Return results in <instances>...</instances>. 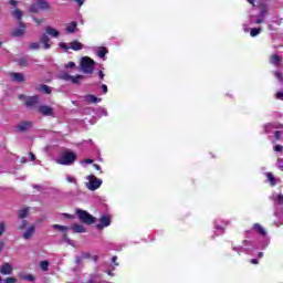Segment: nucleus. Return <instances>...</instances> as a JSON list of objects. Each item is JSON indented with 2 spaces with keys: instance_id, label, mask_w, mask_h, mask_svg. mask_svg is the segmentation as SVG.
<instances>
[{
  "instance_id": "15",
  "label": "nucleus",
  "mask_w": 283,
  "mask_h": 283,
  "mask_svg": "<svg viewBox=\"0 0 283 283\" xmlns=\"http://www.w3.org/2000/svg\"><path fill=\"white\" fill-rule=\"evenodd\" d=\"M32 127V122H21L18 124L17 129L18 132H28Z\"/></svg>"
},
{
  "instance_id": "28",
  "label": "nucleus",
  "mask_w": 283,
  "mask_h": 283,
  "mask_svg": "<svg viewBox=\"0 0 283 283\" xmlns=\"http://www.w3.org/2000/svg\"><path fill=\"white\" fill-rule=\"evenodd\" d=\"M64 78L72 81V83H78V80L83 78V75H77V76L64 75Z\"/></svg>"
},
{
  "instance_id": "24",
  "label": "nucleus",
  "mask_w": 283,
  "mask_h": 283,
  "mask_svg": "<svg viewBox=\"0 0 283 283\" xmlns=\"http://www.w3.org/2000/svg\"><path fill=\"white\" fill-rule=\"evenodd\" d=\"M71 229L73 233H85V227L83 224H74Z\"/></svg>"
},
{
  "instance_id": "4",
  "label": "nucleus",
  "mask_w": 283,
  "mask_h": 283,
  "mask_svg": "<svg viewBox=\"0 0 283 283\" xmlns=\"http://www.w3.org/2000/svg\"><path fill=\"white\" fill-rule=\"evenodd\" d=\"M86 180V188L88 191H96V189H99L101 185H103V180L98 179L94 175L87 176Z\"/></svg>"
},
{
  "instance_id": "63",
  "label": "nucleus",
  "mask_w": 283,
  "mask_h": 283,
  "mask_svg": "<svg viewBox=\"0 0 283 283\" xmlns=\"http://www.w3.org/2000/svg\"><path fill=\"white\" fill-rule=\"evenodd\" d=\"M28 280H30L32 282V280H34V276L30 275V276H28Z\"/></svg>"
},
{
  "instance_id": "9",
  "label": "nucleus",
  "mask_w": 283,
  "mask_h": 283,
  "mask_svg": "<svg viewBox=\"0 0 283 283\" xmlns=\"http://www.w3.org/2000/svg\"><path fill=\"white\" fill-rule=\"evenodd\" d=\"M275 216H280V210L283 211V195H276L274 197Z\"/></svg>"
},
{
  "instance_id": "29",
  "label": "nucleus",
  "mask_w": 283,
  "mask_h": 283,
  "mask_svg": "<svg viewBox=\"0 0 283 283\" xmlns=\"http://www.w3.org/2000/svg\"><path fill=\"white\" fill-rule=\"evenodd\" d=\"M96 54L99 59H105V54H107V51L105 48H99L97 51H96Z\"/></svg>"
},
{
  "instance_id": "27",
  "label": "nucleus",
  "mask_w": 283,
  "mask_h": 283,
  "mask_svg": "<svg viewBox=\"0 0 283 283\" xmlns=\"http://www.w3.org/2000/svg\"><path fill=\"white\" fill-rule=\"evenodd\" d=\"M270 62L272 65H280V63H282V57L279 55H272Z\"/></svg>"
},
{
  "instance_id": "55",
  "label": "nucleus",
  "mask_w": 283,
  "mask_h": 283,
  "mask_svg": "<svg viewBox=\"0 0 283 283\" xmlns=\"http://www.w3.org/2000/svg\"><path fill=\"white\" fill-rule=\"evenodd\" d=\"M30 158L32 161L36 160V156H34L32 153H30Z\"/></svg>"
},
{
  "instance_id": "40",
  "label": "nucleus",
  "mask_w": 283,
  "mask_h": 283,
  "mask_svg": "<svg viewBox=\"0 0 283 283\" xmlns=\"http://www.w3.org/2000/svg\"><path fill=\"white\" fill-rule=\"evenodd\" d=\"M19 65H23L25 67V65H28V59L25 57L20 59Z\"/></svg>"
},
{
  "instance_id": "54",
  "label": "nucleus",
  "mask_w": 283,
  "mask_h": 283,
  "mask_svg": "<svg viewBox=\"0 0 283 283\" xmlns=\"http://www.w3.org/2000/svg\"><path fill=\"white\" fill-rule=\"evenodd\" d=\"M78 6H83L85 3V0H75Z\"/></svg>"
},
{
  "instance_id": "1",
  "label": "nucleus",
  "mask_w": 283,
  "mask_h": 283,
  "mask_svg": "<svg viewBox=\"0 0 283 283\" xmlns=\"http://www.w3.org/2000/svg\"><path fill=\"white\" fill-rule=\"evenodd\" d=\"M44 30L46 33L41 35L40 42L43 45V50H50V48H52V42L50 41V36H52L53 39H59V36H61V32L52 27H45Z\"/></svg>"
},
{
  "instance_id": "16",
  "label": "nucleus",
  "mask_w": 283,
  "mask_h": 283,
  "mask_svg": "<svg viewBox=\"0 0 283 283\" xmlns=\"http://www.w3.org/2000/svg\"><path fill=\"white\" fill-rule=\"evenodd\" d=\"M77 23L76 22H71L69 24H66V28H65V32L66 34H74V32H76L78 29H77Z\"/></svg>"
},
{
  "instance_id": "20",
  "label": "nucleus",
  "mask_w": 283,
  "mask_h": 283,
  "mask_svg": "<svg viewBox=\"0 0 283 283\" xmlns=\"http://www.w3.org/2000/svg\"><path fill=\"white\" fill-rule=\"evenodd\" d=\"M70 48L74 52H78V50H83L84 45H83V43L75 40V41L70 43Z\"/></svg>"
},
{
  "instance_id": "42",
  "label": "nucleus",
  "mask_w": 283,
  "mask_h": 283,
  "mask_svg": "<svg viewBox=\"0 0 283 283\" xmlns=\"http://www.w3.org/2000/svg\"><path fill=\"white\" fill-rule=\"evenodd\" d=\"M4 283H17V279H14V277H7Z\"/></svg>"
},
{
  "instance_id": "17",
  "label": "nucleus",
  "mask_w": 283,
  "mask_h": 283,
  "mask_svg": "<svg viewBox=\"0 0 283 283\" xmlns=\"http://www.w3.org/2000/svg\"><path fill=\"white\" fill-rule=\"evenodd\" d=\"M254 231L261 234L262 238H266V230L260 223H254L253 226Z\"/></svg>"
},
{
  "instance_id": "12",
  "label": "nucleus",
  "mask_w": 283,
  "mask_h": 283,
  "mask_svg": "<svg viewBox=\"0 0 283 283\" xmlns=\"http://www.w3.org/2000/svg\"><path fill=\"white\" fill-rule=\"evenodd\" d=\"M12 271H13V268L10 263H3L1 266H0V273L2 275H12Z\"/></svg>"
},
{
  "instance_id": "52",
  "label": "nucleus",
  "mask_w": 283,
  "mask_h": 283,
  "mask_svg": "<svg viewBox=\"0 0 283 283\" xmlns=\"http://www.w3.org/2000/svg\"><path fill=\"white\" fill-rule=\"evenodd\" d=\"M33 21L38 24V25H41L43 23V20H39L36 18L33 19Z\"/></svg>"
},
{
  "instance_id": "33",
  "label": "nucleus",
  "mask_w": 283,
  "mask_h": 283,
  "mask_svg": "<svg viewBox=\"0 0 283 283\" xmlns=\"http://www.w3.org/2000/svg\"><path fill=\"white\" fill-rule=\"evenodd\" d=\"M250 23H254L253 15L250 17ZM255 23H258V24L264 23V18H262V17L259 15V17L255 19Z\"/></svg>"
},
{
  "instance_id": "14",
  "label": "nucleus",
  "mask_w": 283,
  "mask_h": 283,
  "mask_svg": "<svg viewBox=\"0 0 283 283\" xmlns=\"http://www.w3.org/2000/svg\"><path fill=\"white\" fill-rule=\"evenodd\" d=\"M264 176L266 178V182H269V185H271V187H275V185H277V182H280V179L275 178V176H273L272 172H265Z\"/></svg>"
},
{
  "instance_id": "62",
  "label": "nucleus",
  "mask_w": 283,
  "mask_h": 283,
  "mask_svg": "<svg viewBox=\"0 0 283 283\" xmlns=\"http://www.w3.org/2000/svg\"><path fill=\"white\" fill-rule=\"evenodd\" d=\"M3 249V242L0 241V251Z\"/></svg>"
},
{
  "instance_id": "56",
  "label": "nucleus",
  "mask_w": 283,
  "mask_h": 283,
  "mask_svg": "<svg viewBox=\"0 0 283 283\" xmlns=\"http://www.w3.org/2000/svg\"><path fill=\"white\" fill-rule=\"evenodd\" d=\"M243 31H244V32H249V25L243 24Z\"/></svg>"
},
{
  "instance_id": "25",
  "label": "nucleus",
  "mask_w": 283,
  "mask_h": 283,
  "mask_svg": "<svg viewBox=\"0 0 283 283\" xmlns=\"http://www.w3.org/2000/svg\"><path fill=\"white\" fill-rule=\"evenodd\" d=\"M12 17H14V19H17L19 23H21V19L23 18V11L15 9L12 11Z\"/></svg>"
},
{
  "instance_id": "13",
  "label": "nucleus",
  "mask_w": 283,
  "mask_h": 283,
  "mask_svg": "<svg viewBox=\"0 0 283 283\" xmlns=\"http://www.w3.org/2000/svg\"><path fill=\"white\" fill-rule=\"evenodd\" d=\"M117 261H118V256L116 255L112 256L111 259L112 264L108 266L107 275L114 276V273H112V271H115L116 266L119 265Z\"/></svg>"
},
{
  "instance_id": "11",
  "label": "nucleus",
  "mask_w": 283,
  "mask_h": 283,
  "mask_svg": "<svg viewBox=\"0 0 283 283\" xmlns=\"http://www.w3.org/2000/svg\"><path fill=\"white\" fill-rule=\"evenodd\" d=\"M19 25H20L19 28L13 29L12 36L19 38L25 34V24H23L22 22H19Z\"/></svg>"
},
{
  "instance_id": "47",
  "label": "nucleus",
  "mask_w": 283,
  "mask_h": 283,
  "mask_svg": "<svg viewBox=\"0 0 283 283\" xmlns=\"http://www.w3.org/2000/svg\"><path fill=\"white\" fill-rule=\"evenodd\" d=\"M75 63L74 62H69L67 64H65V67L66 69H72V67H75Z\"/></svg>"
},
{
  "instance_id": "22",
  "label": "nucleus",
  "mask_w": 283,
  "mask_h": 283,
  "mask_svg": "<svg viewBox=\"0 0 283 283\" xmlns=\"http://www.w3.org/2000/svg\"><path fill=\"white\" fill-rule=\"evenodd\" d=\"M84 101L88 105L92 103H101V98L96 97L95 95H86V96H84Z\"/></svg>"
},
{
  "instance_id": "64",
  "label": "nucleus",
  "mask_w": 283,
  "mask_h": 283,
  "mask_svg": "<svg viewBox=\"0 0 283 283\" xmlns=\"http://www.w3.org/2000/svg\"><path fill=\"white\" fill-rule=\"evenodd\" d=\"M21 163H27L25 157H22V158H21Z\"/></svg>"
},
{
  "instance_id": "44",
  "label": "nucleus",
  "mask_w": 283,
  "mask_h": 283,
  "mask_svg": "<svg viewBox=\"0 0 283 283\" xmlns=\"http://www.w3.org/2000/svg\"><path fill=\"white\" fill-rule=\"evenodd\" d=\"M274 136H275V139H276V140H280V138H282V132L276 130V132L274 133Z\"/></svg>"
},
{
  "instance_id": "38",
  "label": "nucleus",
  "mask_w": 283,
  "mask_h": 283,
  "mask_svg": "<svg viewBox=\"0 0 283 283\" xmlns=\"http://www.w3.org/2000/svg\"><path fill=\"white\" fill-rule=\"evenodd\" d=\"M66 181L76 185V178L70 175L66 176Z\"/></svg>"
},
{
  "instance_id": "37",
  "label": "nucleus",
  "mask_w": 283,
  "mask_h": 283,
  "mask_svg": "<svg viewBox=\"0 0 283 283\" xmlns=\"http://www.w3.org/2000/svg\"><path fill=\"white\" fill-rule=\"evenodd\" d=\"M277 126H273V124L265 125V134H271V129L275 128Z\"/></svg>"
},
{
  "instance_id": "21",
  "label": "nucleus",
  "mask_w": 283,
  "mask_h": 283,
  "mask_svg": "<svg viewBox=\"0 0 283 283\" xmlns=\"http://www.w3.org/2000/svg\"><path fill=\"white\" fill-rule=\"evenodd\" d=\"M11 78L15 83H23V81H25V76L21 73H11Z\"/></svg>"
},
{
  "instance_id": "43",
  "label": "nucleus",
  "mask_w": 283,
  "mask_h": 283,
  "mask_svg": "<svg viewBox=\"0 0 283 283\" xmlns=\"http://www.w3.org/2000/svg\"><path fill=\"white\" fill-rule=\"evenodd\" d=\"M9 4L12 6L13 8H17V6H19V1H17V0H9Z\"/></svg>"
},
{
  "instance_id": "61",
  "label": "nucleus",
  "mask_w": 283,
  "mask_h": 283,
  "mask_svg": "<svg viewBox=\"0 0 283 283\" xmlns=\"http://www.w3.org/2000/svg\"><path fill=\"white\" fill-rule=\"evenodd\" d=\"M247 1H248V3H251V6H253V3H255L254 0H247Z\"/></svg>"
},
{
  "instance_id": "23",
  "label": "nucleus",
  "mask_w": 283,
  "mask_h": 283,
  "mask_svg": "<svg viewBox=\"0 0 283 283\" xmlns=\"http://www.w3.org/2000/svg\"><path fill=\"white\" fill-rule=\"evenodd\" d=\"M34 231H35L34 226H30V227L27 229V231L23 233L24 240H30V238H32V235H34Z\"/></svg>"
},
{
  "instance_id": "19",
  "label": "nucleus",
  "mask_w": 283,
  "mask_h": 283,
  "mask_svg": "<svg viewBox=\"0 0 283 283\" xmlns=\"http://www.w3.org/2000/svg\"><path fill=\"white\" fill-rule=\"evenodd\" d=\"M224 227H227V222H222L221 220L214 221V229L220 231V233H224Z\"/></svg>"
},
{
  "instance_id": "41",
  "label": "nucleus",
  "mask_w": 283,
  "mask_h": 283,
  "mask_svg": "<svg viewBox=\"0 0 283 283\" xmlns=\"http://www.w3.org/2000/svg\"><path fill=\"white\" fill-rule=\"evenodd\" d=\"M4 231H6V223L1 222L0 223V235H3Z\"/></svg>"
},
{
  "instance_id": "26",
  "label": "nucleus",
  "mask_w": 283,
  "mask_h": 283,
  "mask_svg": "<svg viewBox=\"0 0 283 283\" xmlns=\"http://www.w3.org/2000/svg\"><path fill=\"white\" fill-rule=\"evenodd\" d=\"M29 213H30V209L29 208H23L19 211L18 218L23 220V218H28Z\"/></svg>"
},
{
  "instance_id": "51",
  "label": "nucleus",
  "mask_w": 283,
  "mask_h": 283,
  "mask_svg": "<svg viewBox=\"0 0 283 283\" xmlns=\"http://www.w3.org/2000/svg\"><path fill=\"white\" fill-rule=\"evenodd\" d=\"M283 147L282 145L274 146V151H282Z\"/></svg>"
},
{
  "instance_id": "3",
  "label": "nucleus",
  "mask_w": 283,
  "mask_h": 283,
  "mask_svg": "<svg viewBox=\"0 0 283 283\" xmlns=\"http://www.w3.org/2000/svg\"><path fill=\"white\" fill-rule=\"evenodd\" d=\"M255 244L252 241L244 240L242 247H233L232 250L237 251L238 255H242V253H251V251H255Z\"/></svg>"
},
{
  "instance_id": "2",
  "label": "nucleus",
  "mask_w": 283,
  "mask_h": 283,
  "mask_svg": "<svg viewBox=\"0 0 283 283\" xmlns=\"http://www.w3.org/2000/svg\"><path fill=\"white\" fill-rule=\"evenodd\" d=\"M75 160H76V154L72 150H65L61 153L57 159H55V163H57V165L70 166V165H74Z\"/></svg>"
},
{
  "instance_id": "39",
  "label": "nucleus",
  "mask_w": 283,
  "mask_h": 283,
  "mask_svg": "<svg viewBox=\"0 0 283 283\" xmlns=\"http://www.w3.org/2000/svg\"><path fill=\"white\" fill-rule=\"evenodd\" d=\"M276 167L283 171V159H277Z\"/></svg>"
},
{
  "instance_id": "6",
  "label": "nucleus",
  "mask_w": 283,
  "mask_h": 283,
  "mask_svg": "<svg viewBox=\"0 0 283 283\" xmlns=\"http://www.w3.org/2000/svg\"><path fill=\"white\" fill-rule=\"evenodd\" d=\"M81 67L84 74H92V72H94V60L88 56L83 57L81 61Z\"/></svg>"
},
{
  "instance_id": "50",
  "label": "nucleus",
  "mask_w": 283,
  "mask_h": 283,
  "mask_svg": "<svg viewBox=\"0 0 283 283\" xmlns=\"http://www.w3.org/2000/svg\"><path fill=\"white\" fill-rule=\"evenodd\" d=\"M92 163H94L92 159H85L83 161H81V164H86V165H92Z\"/></svg>"
},
{
  "instance_id": "30",
  "label": "nucleus",
  "mask_w": 283,
  "mask_h": 283,
  "mask_svg": "<svg viewBox=\"0 0 283 283\" xmlns=\"http://www.w3.org/2000/svg\"><path fill=\"white\" fill-rule=\"evenodd\" d=\"M52 228L57 229V231H62V232L70 231V228L66 226L53 224Z\"/></svg>"
},
{
  "instance_id": "48",
  "label": "nucleus",
  "mask_w": 283,
  "mask_h": 283,
  "mask_svg": "<svg viewBox=\"0 0 283 283\" xmlns=\"http://www.w3.org/2000/svg\"><path fill=\"white\" fill-rule=\"evenodd\" d=\"M274 76H276V78H277L279 81H283V78H282V73H280V72H274Z\"/></svg>"
},
{
  "instance_id": "5",
  "label": "nucleus",
  "mask_w": 283,
  "mask_h": 283,
  "mask_svg": "<svg viewBox=\"0 0 283 283\" xmlns=\"http://www.w3.org/2000/svg\"><path fill=\"white\" fill-rule=\"evenodd\" d=\"M76 214L84 224H94L96 222V218L85 210L77 209Z\"/></svg>"
},
{
  "instance_id": "36",
  "label": "nucleus",
  "mask_w": 283,
  "mask_h": 283,
  "mask_svg": "<svg viewBox=\"0 0 283 283\" xmlns=\"http://www.w3.org/2000/svg\"><path fill=\"white\" fill-rule=\"evenodd\" d=\"M41 44L39 42H33L30 44V50H40Z\"/></svg>"
},
{
  "instance_id": "34",
  "label": "nucleus",
  "mask_w": 283,
  "mask_h": 283,
  "mask_svg": "<svg viewBox=\"0 0 283 283\" xmlns=\"http://www.w3.org/2000/svg\"><path fill=\"white\" fill-rule=\"evenodd\" d=\"M59 48H61V50H64V52H67V50H71L70 43L67 44V43H65V42H61V43L59 44Z\"/></svg>"
},
{
  "instance_id": "53",
  "label": "nucleus",
  "mask_w": 283,
  "mask_h": 283,
  "mask_svg": "<svg viewBox=\"0 0 283 283\" xmlns=\"http://www.w3.org/2000/svg\"><path fill=\"white\" fill-rule=\"evenodd\" d=\"M250 262L251 264H260V261L258 259H252Z\"/></svg>"
},
{
  "instance_id": "45",
  "label": "nucleus",
  "mask_w": 283,
  "mask_h": 283,
  "mask_svg": "<svg viewBox=\"0 0 283 283\" xmlns=\"http://www.w3.org/2000/svg\"><path fill=\"white\" fill-rule=\"evenodd\" d=\"M25 227H28V221L23 220V221H22V224L19 227V229H20L21 231H23V229H25Z\"/></svg>"
},
{
  "instance_id": "18",
  "label": "nucleus",
  "mask_w": 283,
  "mask_h": 283,
  "mask_svg": "<svg viewBox=\"0 0 283 283\" xmlns=\"http://www.w3.org/2000/svg\"><path fill=\"white\" fill-rule=\"evenodd\" d=\"M105 227H107V216L106 214L101 217L99 223L96 224V229H98L101 231V230L105 229Z\"/></svg>"
},
{
  "instance_id": "7",
  "label": "nucleus",
  "mask_w": 283,
  "mask_h": 283,
  "mask_svg": "<svg viewBox=\"0 0 283 283\" xmlns=\"http://www.w3.org/2000/svg\"><path fill=\"white\" fill-rule=\"evenodd\" d=\"M31 12H41V10H50V3L45 0H38L35 1L31 8Z\"/></svg>"
},
{
  "instance_id": "32",
  "label": "nucleus",
  "mask_w": 283,
  "mask_h": 283,
  "mask_svg": "<svg viewBox=\"0 0 283 283\" xmlns=\"http://www.w3.org/2000/svg\"><path fill=\"white\" fill-rule=\"evenodd\" d=\"M262 32V28H253L250 31V36H258V34H260Z\"/></svg>"
},
{
  "instance_id": "31",
  "label": "nucleus",
  "mask_w": 283,
  "mask_h": 283,
  "mask_svg": "<svg viewBox=\"0 0 283 283\" xmlns=\"http://www.w3.org/2000/svg\"><path fill=\"white\" fill-rule=\"evenodd\" d=\"M40 268H41L42 271H49V269H50V262H48V261H41V262H40Z\"/></svg>"
},
{
  "instance_id": "58",
  "label": "nucleus",
  "mask_w": 283,
  "mask_h": 283,
  "mask_svg": "<svg viewBox=\"0 0 283 283\" xmlns=\"http://www.w3.org/2000/svg\"><path fill=\"white\" fill-rule=\"evenodd\" d=\"M93 167H94V169H96L97 171L101 169V166H98V165H93Z\"/></svg>"
},
{
  "instance_id": "46",
  "label": "nucleus",
  "mask_w": 283,
  "mask_h": 283,
  "mask_svg": "<svg viewBox=\"0 0 283 283\" xmlns=\"http://www.w3.org/2000/svg\"><path fill=\"white\" fill-rule=\"evenodd\" d=\"M275 96L279 101H283V92H277Z\"/></svg>"
},
{
  "instance_id": "10",
  "label": "nucleus",
  "mask_w": 283,
  "mask_h": 283,
  "mask_svg": "<svg viewBox=\"0 0 283 283\" xmlns=\"http://www.w3.org/2000/svg\"><path fill=\"white\" fill-rule=\"evenodd\" d=\"M38 112L42 114V116H52V114H54V109L48 105L39 106Z\"/></svg>"
},
{
  "instance_id": "59",
  "label": "nucleus",
  "mask_w": 283,
  "mask_h": 283,
  "mask_svg": "<svg viewBox=\"0 0 283 283\" xmlns=\"http://www.w3.org/2000/svg\"><path fill=\"white\" fill-rule=\"evenodd\" d=\"M102 90H103V92H107V85H102Z\"/></svg>"
},
{
  "instance_id": "8",
  "label": "nucleus",
  "mask_w": 283,
  "mask_h": 283,
  "mask_svg": "<svg viewBox=\"0 0 283 283\" xmlns=\"http://www.w3.org/2000/svg\"><path fill=\"white\" fill-rule=\"evenodd\" d=\"M20 101H24L28 107H34L39 103V96L25 97V95H19Z\"/></svg>"
},
{
  "instance_id": "49",
  "label": "nucleus",
  "mask_w": 283,
  "mask_h": 283,
  "mask_svg": "<svg viewBox=\"0 0 283 283\" xmlns=\"http://www.w3.org/2000/svg\"><path fill=\"white\" fill-rule=\"evenodd\" d=\"M259 17H261V19H265V17H266V10H261Z\"/></svg>"
},
{
  "instance_id": "57",
  "label": "nucleus",
  "mask_w": 283,
  "mask_h": 283,
  "mask_svg": "<svg viewBox=\"0 0 283 283\" xmlns=\"http://www.w3.org/2000/svg\"><path fill=\"white\" fill-rule=\"evenodd\" d=\"M109 224H112V220H111L109 216H107V227H109Z\"/></svg>"
},
{
  "instance_id": "60",
  "label": "nucleus",
  "mask_w": 283,
  "mask_h": 283,
  "mask_svg": "<svg viewBox=\"0 0 283 283\" xmlns=\"http://www.w3.org/2000/svg\"><path fill=\"white\" fill-rule=\"evenodd\" d=\"M258 255H259L260 259H262V258H264V252H259Z\"/></svg>"
},
{
  "instance_id": "35",
  "label": "nucleus",
  "mask_w": 283,
  "mask_h": 283,
  "mask_svg": "<svg viewBox=\"0 0 283 283\" xmlns=\"http://www.w3.org/2000/svg\"><path fill=\"white\" fill-rule=\"evenodd\" d=\"M40 91H41V92H44V94H50V93L52 92V90H51L50 86H48V85H42V86L40 87Z\"/></svg>"
}]
</instances>
